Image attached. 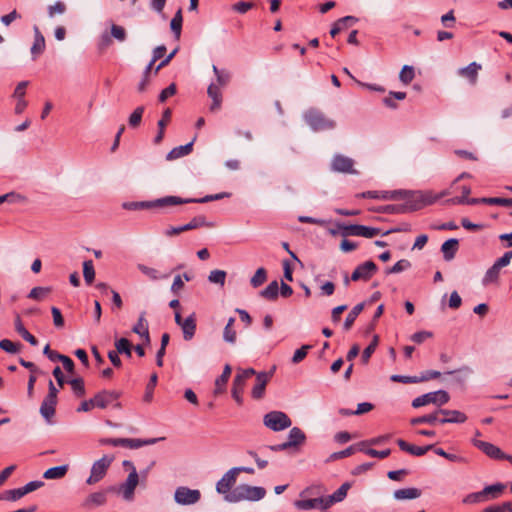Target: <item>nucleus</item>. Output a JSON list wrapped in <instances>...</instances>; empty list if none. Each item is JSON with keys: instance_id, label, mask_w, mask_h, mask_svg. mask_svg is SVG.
<instances>
[{"instance_id": "14", "label": "nucleus", "mask_w": 512, "mask_h": 512, "mask_svg": "<svg viewBox=\"0 0 512 512\" xmlns=\"http://www.w3.org/2000/svg\"><path fill=\"white\" fill-rule=\"evenodd\" d=\"M377 271V266L373 261H366L358 265L351 275L352 281L369 280Z\"/></svg>"}, {"instance_id": "55", "label": "nucleus", "mask_w": 512, "mask_h": 512, "mask_svg": "<svg viewBox=\"0 0 512 512\" xmlns=\"http://www.w3.org/2000/svg\"><path fill=\"white\" fill-rule=\"evenodd\" d=\"M143 113H144L143 106H139L133 111V113L130 115L129 120H128L130 127L136 128L140 125Z\"/></svg>"}, {"instance_id": "4", "label": "nucleus", "mask_w": 512, "mask_h": 512, "mask_svg": "<svg viewBox=\"0 0 512 512\" xmlns=\"http://www.w3.org/2000/svg\"><path fill=\"white\" fill-rule=\"evenodd\" d=\"M181 202L182 201L178 196H165L163 198H159L153 201L125 203L124 208L130 210L165 208L168 206L181 205Z\"/></svg>"}, {"instance_id": "11", "label": "nucleus", "mask_w": 512, "mask_h": 512, "mask_svg": "<svg viewBox=\"0 0 512 512\" xmlns=\"http://www.w3.org/2000/svg\"><path fill=\"white\" fill-rule=\"evenodd\" d=\"M201 498V493L197 489H190L180 486L175 490L174 500L180 505H192L197 503Z\"/></svg>"}, {"instance_id": "13", "label": "nucleus", "mask_w": 512, "mask_h": 512, "mask_svg": "<svg viewBox=\"0 0 512 512\" xmlns=\"http://www.w3.org/2000/svg\"><path fill=\"white\" fill-rule=\"evenodd\" d=\"M353 166L354 161L341 154H336L331 162V169L335 172L355 174L357 172Z\"/></svg>"}, {"instance_id": "61", "label": "nucleus", "mask_w": 512, "mask_h": 512, "mask_svg": "<svg viewBox=\"0 0 512 512\" xmlns=\"http://www.w3.org/2000/svg\"><path fill=\"white\" fill-rule=\"evenodd\" d=\"M73 392L77 396H83L85 393L84 381L81 378L72 379L70 382Z\"/></svg>"}, {"instance_id": "21", "label": "nucleus", "mask_w": 512, "mask_h": 512, "mask_svg": "<svg viewBox=\"0 0 512 512\" xmlns=\"http://www.w3.org/2000/svg\"><path fill=\"white\" fill-rule=\"evenodd\" d=\"M180 328L182 330L184 340L190 341L196 332V314L192 313L185 318V321L180 325Z\"/></svg>"}, {"instance_id": "48", "label": "nucleus", "mask_w": 512, "mask_h": 512, "mask_svg": "<svg viewBox=\"0 0 512 512\" xmlns=\"http://www.w3.org/2000/svg\"><path fill=\"white\" fill-rule=\"evenodd\" d=\"M434 452L437 455L444 457L451 462H456V463H467L468 462L467 458L457 455V454L448 453V452L444 451L442 448H435Z\"/></svg>"}, {"instance_id": "2", "label": "nucleus", "mask_w": 512, "mask_h": 512, "mask_svg": "<svg viewBox=\"0 0 512 512\" xmlns=\"http://www.w3.org/2000/svg\"><path fill=\"white\" fill-rule=\"evenodd\" d=\"M266 495V490L259 486H250L241 484L233 488L231 493L226 497V501L237 503L241 501H259Z\"/></svg>"}, {"instance_id": "40", "label": "nucleus", "mask_w": 512, "mask_h": 512, "mask_svg": "<svg viewBox=\"0 0 512 512\" xmlns=\"http://www.w3.org/2000/svg\"><path fill=\"white\" fill-rule=\"evenodd\" d=\"M182 22H183L182 10L179 9L175 13L174 17L172 18V20L170 22V28H171L172 32L174 33V36L177 40H179L180 36H181Z\"/></svg>"}, {"instance_id": "38", "label": "nucleus", "mask_w": 512, "mask_h": 512, "mask_svg": "<svg viewBox=\"0 0 512 512\" xmlns=\"http://www.w3.org/2000/svg\"><path fill=\"white\" fill-rule=\"evenodd\" d=\"M132 331L145 339L146 343L150 342L148 325L144 319L143 314L139 317L138 322L133 327Z\"/></svg>"}, {"instance_id": "62", "label": "nucleus", "mask_w": 512, "mask_h": 512, "mask_svg": "<svg viewBox=\"0 0 512 512\" xmlns=\"http://www.w3.org/2000/svg\"><path fill=\"white\" fill-rule=\"evenodd\" d=\"M310 348V345H303L301 348L297 349L292 357V363L298 364L304 360Z\"/></svg>"}, {"instance_id": "18", "label": "nucleus", "mask_w": 512, "mask_h": 512, "mask_svg": "<svg viewBox=\"0 0 512 512\" xmlns=\"http://www.w3.org/2000/svg\"><path fill=\"white\" fill-rule=\"evenodd\" d=\"M437 413L445 416V418L439 419L441 424L464 423L467 420L466 414L459 410L438 409Z\"/></svg>"}, {"instance_id": "31", "label": "nucleus", "mask_w": 512, "mask_h": 512, "mask_svg": "<svg viewBox=\"0 0 512 512\" xmlns=\"http://www.w3.org/2000/svg\"><path fill=\"white\" fill-rule=\"evenodd\" d=\"M351 485L348 482L343 483L332 495L326 496L329 508L338 502H341L347 496Z\"/></svg>"}, {"instance_id": "59", "label": "nucleus", "mask_w": 512, "mask_h": 512, "mask_svg": "<svg viewBox=\"0 0 512 512\" xmlns=\"http://www.w3.org/2000/svg\"><path fill=\"white\" fill-rule=\"evenodd\" d=\"M377 344H378V336L375 335L372 342L364 349V351L362 353L361 357H362V361L364 363L368 362L371 355L374 353V351L377 347Z\"/></svg>"}, {"instance_id": "45", "label": "nucleus", "mask_w": 512, "mask_h": 512, "mask_svg": "<svg viewBox=\"0 0 512 512\" xmlns=\"http://www.w3.org/2000/svg\"><path fill=\"white\" fill-rule=\"evenodd\" d=\"M157 381H158V376L156 373H153L151 376H150V379H149V382L148 384L146 385V389H145V394H144V397H143V400L145 402H151L152 399H153V392H154V389L157 385Z\"/></svg>"}, {"instance_id": "49", "label": "nucleus", "mask_w": 512, "mask_h": 512, "mask_svg": "<svg viewBox=\"0 0 512 512\" xmlns=\"http://www.w3.org/2000/svg\"><path fill=\"white\" fill-rule=\"evenodd\" d=\"M267 280V272L264 268H258L252 276L250 283L254 288L261 286Z\"/></svg>"}, {"instance_id": "35", "label": "nucleus", "mask_w": 512, "mask_h": 512, "mask_svg": "<svg viewBox=\"0 0 512 512\" xmlns=\"http://www.w3.org/2000/svg\"><path fill=\"white\" fill-rule=\"evenodd\" d=\"M15 330L16 332L27 342H29L32 346L38 345V340L28 332V330L24 327L19 316L15 319Z\"/></svg>"}, {"instance_id": "47", "label": "nucleus", "mask_w": 512, "mask_h": 512, "mask_svg": "<svg viewBox=\"0 0 512 512\" xmlns=\"http://www.w3.org/2000/svg\"><path fill=\"white\" fill-rule=\"evenodd\" d=\"M116 351L118 354H125L127 357L132 355V345L126 338H121L115 343Z\"/></svg>"}, {"instance_id": "57", "label": "nucleus", "mask_w": 512, "mask_h": 512, "mask_svg": "<svg viewBox=\"0 0 512 512\" xmlns=\"http://www.w3.org/2000/svg\"><path fill=\"white\" fill-rule=\"evenodd\" d=\"M111 37L116 39L119 42H123L126 40L127 33L124 27L116 24L111 25Z\"/></svg>"}, {"instance_id": "1", "label": "nucleus", "mask_w": 512, "mask_h": 512, "mask_svg": "<svg viewBox=\"0 0 512 512\" xmlns=\"http://www.w3.org/2000/svg\"><path fill=\"white\" fill-rule=\"evenodd\" d=\"M402 200H404V203L383 205L377 208L376 211L387 214H403L419 210L430 203L421 192L409 194Z\"/></svg>"}, {"instance_id": "6", "label": "nucleus", "mask_w": 512, "mask_h": 512, "mask_svg": "<svg viewBox=\"0 0 512 512\" xmlns=\"http://www.w3.org/2000/svg\"><path fill=\"white\" fill-rule=\"evenodd\" d=\"M450 400L449 394L445 390H438L423 394L412 401L414 408H419L428 404H435L441 407Z\"/></svg>"}, {"instance_id": "58", "label": "nucleus", "mask_w": 512, "mask_h": 512, "mask_svg": "<svg viewBox=\"0 0 512 512\" xmlns=\"http://www.w3.org/2000/svg\"><path fill=\"white\" fill-rule=\"evenodd\" d=\"M66 11L65 3L57 1L55 4L48 6V15L50 18L55 17L57 14H64Z\"/></svg>"}, {"instance_id": "27", "label": "nucleus", "mask_w": 512, "mask_h": 512, "mask_svg": "<svg viewBox=\"0 0 512 512\" xmlns=\"http://www.w3.org/2000/svg\"><path fill=\"white\" fill-rule=\"evenodd\" d=\"M356 22L357 18H355L354 16H345L343 18H340L333 24L330 30V35L332 37H335L342 30L348 28L349 26H352Z\"/></svg>"}, {"instance_id": "33", "label": "nucleus", "mask_w": 512, "mask_h": 512, "mask_svg": "<svg viewBox=\"0 0 512 512\" xmlns=\"http://www.w3.org/2000/svg\"><path fill=\"white\" fill-rule=\"evenodd\" d=\"M231 371L230 365L226 364L222 374L215 380V394H221L224 392L225 386L230 378Z\"/></svg>"}, {"instance_id": "16", "label": "nucleus", "mask_w": 512, "mask_h": 512, "mask_svg": "<svg viewBox=\"0 0 512 512\" xmlns=\"http://www.w3.org/2000/svg\"><path fill=\"white\" fill-rule=\"evenodd\" d=\"M138 481V473L135 467H133V471L128 474L126 481L119 488V492L125 500H131L133 498L134 490L138 485Z\"/></svg>"}, {"instance_id": "30", "label": "nucleus", "mask_w": 512, "mask_h": 512, "mask_svg": "<svg viewBox=\"0 0 512 512\" xmlns=\"http://www.w3.org/2000/svg\"><path fill=\"white\" fill-rule=\"evenodd\" d=\"M421 496V490L418 488L410 487L395 490L393 493V497L396 500H410L417 499Z\"/></svg>"}, {"instance_id": "56", "label": "nucleus", "mask_w": 512, "mask_h": 512, "mask_svg": "<svg viewBox=\"0 0 512 512\" xmlns=\"http://www.w3.org/2000/svg\"><path fill=\"white\" fill-rule=\"evenodd\" d=\"M410 267V261H408L407 259H401L398 262H396L391 268H388L386 270V274L400 273L402 271L407 270Z\"/></svg>"}, {"instance_id": "26", "label": "nucleus", "mask_w": 512, "mask_h": 512, "mask_svg": "<svg viewBox=\"0 0 512 512\" xmlns=\"http://www.w3.org/2000/svg\"><path fill=\"white\" fill-rule=\"evenodd\" d=\"M506 486L502 483H496L493 485H489L484 487L482 491L483 497L485 501L495 500L501 496Z\"/></svg>"}, {"instance_id": "43", "label": "nucleus", "mask_w": 512, "mask_h": 512, "mask_svg": "<svg viewBox=\"0 0 512 512\" xmlns=\"http://www.w3.org/2000/svg\"><path fill=\"white\" fill-rule=\"evenodd\" d=\"M83 276L85 283L91 285L95 278V269L92 260H87L83 263Z\"/></svg>"}, {"instance_id": "60", "label": "nucleus", "mask_w": 512, "mask_h": 512, "mask_svg": "<svg viewBox=\"0 0 512 512\" xmlns=\"http://www.w3.org/2000/svg\"><path fill=\"white\" fill-rule=\"evenodd\" d=\"M189 224H190L192 230L200 228V227H213V224L207 222L205 216H203V215H199V216L192 218L191 221L189 222Z\"/></svg>"}, {"instance_id": "32", "label": "nucleus", "mask_w": 512, "mask_h": 512, "mask_svg": "<svg viewBox=\"0 0 512 512\" xmlns=\"http://www.w3.org/2000/svg\"><path fill=\"white\" fill-rule=\"evenodd\" d=\"M69 466L67 464L47 469L43 477L48 480H58L66 476Z\"/></svg>"}, {"instance_id": "22", "label": "nucleus", "mask_w": 512, "mask_h": 512, "mask_svg": "<svg viewBox=\"0 0 512 512\" xmlns=\"http://www.w3.org/2000/svg\"><path fill=\"white\" fill-rule=\"evenodd\" d=\"M397 444L402 451L410 453L414 456H422V455L426 454L429 450L433 449V445H427L424 447H420V446H415V445L409 444L408 442H406L403 439H398Z\"/></svg>"}, {"instance_id": "46", "label": "nucleus", "mask_w": 512, "mask_h": 512, "mask_svg": "<svg viewBox=\"0 0 512 512\" xmlns=\"http://www.w3.org/2000/svg\"><path fill=\"white\" fill-rule=\"evenodd\" d=\"M414 193L415 192H410V191H405V190L385 191V192H380V199H385V200L402 199V198L409 196V194H414Z\"/></svg>"}, {"instance_id": "7", "label": "nucleus", "mask_w": 512, "mask_h": 512, "mask_svg": "<svg viewBox=\"0 0 512 512\" xmlns=\"http://www.w3.org/2000/svg\"><path fill=\"white\" fill-rule=\"evenodd\" d=\"M306 440L305 433L298 427H293L288 434V440L284 443L277 445H269L265 446V449H268L273 452L283 451L292 447H297L302 445Z\"/></svg>"}, {"instance_id": "34", "label": "nucleus", "mask_w": 512, "mask_h": 512, "mask_svg": "<svg viewBox=\"0 0 512 512\" xmlns=\"http://www.w3.org/2000/svg\"><path fill=\"white\" fill-rule=\"evenodd\" d=\"M192 148H193V141H191L185 145L175 147L167 154L166 159L171 161V160H175L180 157L186 156L192 152Z\"/></svg>"}, {"instance_id": "39", "label": "nucleus", "mask_w": 512, "mask_h": 512, "mask_svg": "<svg viewBox=\"0 0 512 512\" xmlns=\"http://www.w3.org/2000/svg\"><path fill=\"white\" fill-rule=\"evenodd\" d=\"M491 200H496V197H490V198H469L467 200H465V197H455V198L451 199V202L453 204L475 205V204L483 203V204L494 205L493 202H489Z\"/></svg>"}, {"instance_id": "51", "label": "nucleus", "mask_w": 512, "mask_h": 512, "mask_svg": "<svg viewBox=\"0 0 512 512\" xmlns=\"http://www.w3.org/2000/svg\"><path fill=\"white\" fill-rule=\"evenodd\" d=\"M51 292L50 287H34L28 294V298L33 300H41Z\"/></svg>"}, {"instance_id": "54", "label": "nucleus", "mask_w": 512, "mask_h": 512, "mask_svg": "<svg viewBox=\"0 0 512 512\" xmlns=\"http://www.w3.org/2000/svg\"><path fill=\"white\" fill-rule=\"evenodd\" d=\"M226 272L224 270H213L208 276V280L211 283L219 284L223 286L226 280Z\"/></svg>"}, {"instance_id": "20", "label": "nucleus", "mask_w": 512, "mask_h": 512, "mask_svg": "<svg viewBox=\"0 0 512 512\" xmlns=\"http://www.w3.org/2000/svg\"><path fill=\"white\" fill-rule=\"evenodd\" d=\"M480 70L481 65L476 62H472L468 66L460 68L458 70V75L466 78L470 84L475 85L477 83L478 73Z\"/></svg>"}, {"instance_id": "5", "label": "nucleus", "mask_w": 512, "mask_h": 512, "mask_svg": "<svg viewBox=\"0 0 512 512\" xmlns=\"http://www.w3.org/2000/svg\"><path fill=\"white\" fill-rule=\"evenodd\" d=\"M264 425L272 431L278 432L289 428L292 421L289 416L282 411H271L263 417Z\"/></svg>"}, {"instance_id": "25", "label": "nucleus", "mask_w": 512, "mask_h": 512, "mask_svg": "<svg viewBox=\"0 0 512 512\" xmlns=\"http://www.w3.org/2000/svg\"><path fill=\"white\" fill-rule=\"evenodd\" d=\"M118 394L114 391H103L98 393V407L106 408L109 405L119 406L117 403Z\"/></svg>"}, {"instance_id": "17", "label": "nucleus", "mask_w": 512, "mask_h": 512, "mask_svg": "<svg viewBox=\"0 0 512 512\" xmlns=\"http://www.w3.org/2000/svg\"><path fill=\"white\" fill-rule=\"evenodd\" d=\"M472 444L490 458L502 460V457L504 456V452L492 443L474 438L472 439Z\"/></svg>"}, {"instance_id": "15", "label": "nucleus", "mask_w": 512, "mask_h": 512, "mask_svg": "<svg viewBox=\"0 0 512 512\" xmlns=\"http://www.w3.org/2000/svg\"><path fill=\"white\" fill-rule=\"evenodd\" d=\"M294 505L299 510H312L322 509L326 510L329 508L326 497L319 496L313 499H302L294 502Z\"/></svg>"}, {"instance_id": "3", "label": "nucleus", "mask_w": 512, "mask_h": 512, "mask_svg": "<svg viewBox=\"0 0 512 512\" xmlns=\"http://www.w3.org/2000/svg\"><path fill=\"white\" fill-rule=\"evenodd\" d=\"M303 117L305 122L314 131L330 130L336 126L334 120L327 118L324 113L315 108L308 109Z\"/></svg>"}, {"instance_id": "50", "label": "nucleus", "mask_w": 512, "mask_h": 512, "mask_svg": "<svg viewBox=\"0 0 512 512\" xmlns=\"http://www.w3.org/2000/svg\"><path fill=\"white\" fill-rule=\"evenodd\" d=\"M415 77L414 68L412 66L404 65L399 74V79L404 84H410Z\"/></svg>"}, {"instance_id": "28", "label": "nucleus", "mask_w": 512, "mask_h": 512, "mask_svg": "<svg viewBox=\"0 0 512 512\" xmlns=\"http://www.w3.org/2000/svg\"><path fill=\"white\" fill-rule=\"evenodd\" d=\"M269 380V375L267 373H259L256 377V384L254 385L252 389V396L255 399L262 398L265 387L267 385V382Z\"/></svg>"}, {"instance_id": "52", "label": "nucleus", "mask_w": 512, "mask_h": 512, "mask_svg": "<svg viewBox=\"0 0 512 512\" xmlns=\"http://www.w3.org/2000/svg\"><path fill=\"white\" fill-rule=\"evenodd\" d=\"M20 348V343H14L9 339H2L0 341V349L4 350L7 353L16 354L20 351Z\"/></svg>"}, {"instance_id": "10", "label": "nucleus", "mask_w": 512, "mask_h": 512, "mask_svg": "<svg viewBox=\"0 0 512 512\" xmlns=\"http://www.w3.org/2000/svg\"><path fill=\"white\" fill-rule=\"evenodd\" d=\"M239 473H240V469L231 468L216 483V491L219 494H222L224 496L225 501H226V497L233 490L232 488L237 481V476L239 475Z\"/></svg>"}, {"instance_id": "9", "label": "nucleus", "mask_w": 512, "mask_h": 512, "mask_svg": "<svg viewBox=\"0 0 512 512\" xmlns=\"http://www.w3.org/2000/svg\"><path fill=\"white\" fill-rule=\"evenodd\" d=\"M255 374V370L252 368L242 370L236 374L233 380L232 386V397L233 399L241 405L243 402L242 393L244 390V386L246 381Z\"/></svg>"}, {"instance_id": "29", "label": "nucleus", "mask_w": 512, "mask_h": 512, "mask_svg": "<svg viewBox=\"0 0 512 512\" xmlns=\"http://www.w3.org/2000/svg\"><path fill=\"white\" fill-rule=\"evenodd\" d=\"M459 242L455 238L445 241L441 246V252L446 261H450L455 257L458 250Z\"/></svg>"}, {"instance_id": "44", "label": "nucleus", "mask_w": 512, "mask_h": 512, "mask_svg": "<svg viewBox=\"0 0 512 512\" xmlns=\"http://www.w3.org/2000/svg\"><path fill=\"white\" fill-rule=\"evenodd\" d=\"M500 268L493 264L485 273L483 278V285H488L498 281L500 275Z\"/></svg>"}, {"instance_id": "8", "label": "nucleus", "mask_w": 512, "mask_h": 512, "mask_svg": "<svg viewBox=\"0 0 512 512\" xmlns=\"http://www.w3.org/2000/svg\"><path fill=\"white\" fill-rule=\"evenodd\" d=\"M339 229L342 231L343 236H360L365 238H373L374 236L381 233L379 228L368 227L359 224L351 225H339Z\"/></svg>"}, {"instance_id": "24", "label": "nucleus", "mask_w": 512, "mask_h": 512, "mask_svg": "<svg viewBox=\"0 0 512 512\" xmlns=\"http://www.w3.org/2000/svg\"><path fill=\"white\" fill-rule=\"evenodd\" d=\"M57 399L46 396L40 406V414L44 417L47 422H50L51 418L55 414V407Z\"/></svg>"}, {"instance_id": "53", "label": "nucleus", "mask_w": 512, "mask_h": 512, "mask_svg": "<svg viewBox=\"0 0 512 512\" xmlns=\"http://www.w3.org/2000/svg\"><path fill=\"white\" fill-rule=\"evenodd\" d=\"M438 414L439 413H437V411H436L435 413H432L429 415H424V416L413 418V419H411V424L412 425H419V424H424V423L434 424L435 422L439 421L438 417H437Z\"/></svg>"}, {"instance_id": "12", "label": "nucleus", "mask_w": 512, "mask_h": 512, "mask_svg": "<svg viewBox=\"0 0 512 512\" xmlns=\"http://www.w3.org/2000/svg\"><path fill=\"white\" fill-rule=\"evenodd\" d=\"M163 438H151L147 440L134 439V438H118L113 440L104 439L102 443H112L114 446H123L130 449H137L145 445H153Z\"/></svg>"}, {"instance_id": "36", "label": "nucleus", "mask_w": 512, "mask_h": 512, "mask_svg": "<svg viewBox=\"0 0 512 512\" xmlns=\"http://www.w3.org/2000/svg\"><path fill=\"white\" fill-rule=\"evenodd\" d=\"M363 309H364V303H359L352 308V310L346 316V319H345V322L343 325L344 330L348 331L351 329L356 318L363 311Z\"/></svg>"}, {"instance_id": "37", "label": "nucleus", "mask_w": 512, "mask_h": 512, "mask_svg": "<svg viewBox=\"0 0 512 512\" xmlns=\"http://www.w3.org/2000/svg\"><path fill=\"white\" fill-rule=\"evenodd\" d=\"M98 289H101L102 294L110 293L112 295V311L120 310L122 308L123 302L118 292H116L115 290H109V288L105 284H98Z\"/></svg>"}, {"instance_id": "63", "label": "nucleus", "mask_w": 512, "mask_h": 512, "mask_svg": "<svg viewBox=\"0 0 512 512\" xmlns=\"http://www.w3.org/2000/svg\"><path fill=\"white\" fill-rule=\"evenodd\" d=\"M223 339L225 342L230 343V344H234L236 342L237 333H236V330L234 329V327H230V326L224 327Z\"/></svg>"}, {"instance_id": "42", "label": "nucleus", "mask_w": 512, "mask_h": 512, "mask_svg": "<svg viewBox=\"0 0 512 512\" xmlns=\"http://www.w3.org/2000/svg\"><path fill=\"white\" fill-rule=\"evenodd\" d=\"M23 496H25L22 487L6 490L3 493L0 494V501H17L21 499Z\"/></svg>"}, {"instance_id": "64", "label": "nucleus", "mask_w": 512, "mask_h": 512, "mask_svg": "<svg viewBox=\"0 0 512 512\" xmlns=\"http://www.w3.org/2000/svg\"><path fill=\"white\" fill-rule=\"evenodd\" d=\"M481 512H508L507 501L501 504H494L484 508Z\"/></svg>"}, {"instance_id": "23", "label": "nucleus", "mask_w": 512, "mask_h": 512, "mask_svg": "<svg viewBox=\"0 0 512 512\" xmlns=\"http://www.w3.org/2000/svg\"><path fill=\"white\" fill-rule=\"evenodd\" d=\"M208 96L212 99L210 111L214 112L220 109L222 104V93L220 87L214 83H211L207 89Z\"/></svg>"}, {"instance_id": "19", "label": "nucleus", "mask_w": 512, "mask_h": 512, "mask_svg": "<svg viewBox=\"0 0 512 512\" xmlns=\"http://www.w3.org/2000/svg\"><path fill=\"white\" fill-rule=\"evenodd\" d=\"M33 31H34V42L31 46L30 52L32 55V59L36 60L44 52L46 44H45V38L37 26H34Z\"/></svg>"}, {"instance_id": "41", "label": "nucleus", "mask_w": 512, "mask_h": 512, "mask_svg": "<svg viewBox=\"0 0 512 512\" xmlns=\"http://www.w3.org/2000/svg\"><path fill=\"white\" fill-rule=\"evenodd\" d=\"M279 293L278 282L272 281L265 289L260 292V295L267 300H275Z\"/></svg>"}]
</instances>
